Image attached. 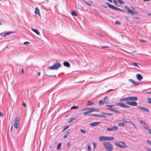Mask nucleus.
Listing matches in <instances>:
<instances>
[{
    "instance_id": "58836bf2",
    "label": "nucleus",
    "mask_w": 151,
    "mask_h": 151,
    "mask_svg": "<svg viewBox=\"0 0 151 151\" xmlns=\"http://www.w3.org/2000/svg\"><path fill=\"white\" fill-rule=\"evenodd\" d=\"M78 108V107L76 106H72V107L71 108V109H76Z\"/></svg>"
},
{
    "instance_id": "f3484780",
    "label": "nucleus",
    "mask_w": 151,
    "mask_h": 151,
    "mask_svg": "<svg viewBox=\"0 0 151 151\" xmlns=\"http://www.w3.org/2000/svg\"><path fill=\"white\" fill-rule=\"evenodd\" d=\"M35 13L36 14H38L39 16H40V11L39 9L37 7L35 8Z\"/></svg>"
},
{
    "instance_id": "f257e3e1",
    "label": "nucleus",
    "mask_w": 151,
    "mask_h": 151,
    "mask_svg": "<svg viewBox=\"0 0 151 151\" xmlns=\"http://www.w3.org/2000/svg\"><path fill=\"white\" fill-rule=\"evenodd\" d=\"M61 65L58 62L54 63L52 66L48 67L47 68L51 70H57L61 66Z\"/></svg>"
},
{
    "instance_id": "f03ea898",
    "label": "nucleus",
    "mask_w": 151,
    "mask_h": 151,
    "mask_svg": "<svg viewBox=\"0 0 151 151\" xmlns=\"http://www.w3.org/2000/svg\"><path fill=\"white\" fill-rule=\"evenodd\" d=\"M104 145L107 151H112V150L113 147L112 144L110 142H105L104 143Z\"/></svg>"
},
{
    "instance_id": "bf43d9fd",
    "label": "nucleus",
    "mask_w": 151,
    "mask_h": 151,
    "mask_svg": "<svg viewBox=\"0 0 151 151\" xmlns=\"http://www.w3.org/2000/svg\"><path fill=\"white\" fill-rule=\"evenodd\" d=\"M23 105L25 106V107H26L27 106V105H26V104L25 103H24L23 104Z\"/></svg>"
},
{
    "instance_id": "412c9836",
    "label": "nucleus",
    "mask_w": 151,
    "mask_h": 151,
    "mask_svg": "<svg viewBox=\"0 0 151 151\" xmlns=\"http://www.w3.org/2000/svg\"><path fill=\"white\" fill-rule=\"evenodd\" d=\"M114 139V137H113L106 136V140H113Z\"/></svg>"
},
{
    "instance_id": "49530a36",
    "label": "nucleus",
    "mask_w": 151,
    "mask_h": 151,
    "mask_svg": "<svg viewBox=\"0 0 151 151\" xmlns=\"http://www.w3.org/2000/svg\"><path fill=\"white\" fill-rule=\"evenodd\" d=\"M88 147V151H90L91 150L90 147L89 145H88L87 146Z\"/></svg>"
},
{
    "instance_id": "ddd939ff",
    "label": "nucleus",
    "mask_w": 151,
    "mask_h": 151,
    "mask_svg": "<svg viewBox=\"0 0 151 151\" xmlns=\"http://www.w3.org/2000/svg\"><path fill=\"white\" fill-rule=\"evenodd\" d=\"M107 109L108 110H109L114 112H115L116 113H117V114H119L120 113V112L117 110H115L113 108H107Z\"/></svg>"
},
{
    "instance_id": "e433bc0d",
    "label": "nucleus",
    "mask_w": 151,
    "mask_h": 151,
    "mask_svg": "<svg viewBox=\"0 0 151 151\" xmlns=\"http://www.w3.org/2000/svg\"><path fill=\"white\" fill-rule=\"evenodd\" d=\"M80 131L83 134H85L86 133V131L84 130L81 129Z\"/></svg>"
},
{
    "instance_id": "680f3d73",
    "label": "nucleus",
    "mask_w": 151,
    "mask_h": 151,
    "mask_svg": "<svg viewBox=\"0 0 151 151\" xmlns=\"http://www.w3.org/2000/svg\"><path fill=\"white\" fill-rule=\"evenodd\" d=\"M93 145H94L93 147H94V149L96 147V145L94 142H93Z\"/></svg>"
},
{
    "instance_id": "de8ad7c7",
    "label": "nucleus",
    "mask_w": 151,
    "mask_h": 151,
    "mask_svg": "<svg viewBox=\"0 0 151 151\" xmlns=\"http://www.w3.org/2000/svg\"><path fill=\"white\" fill-rule=\"evenodd\" d=\"M147 142L148 144L151 145V141L150 140L147 139Z\"/></svg>"
},
{
    "instance_id": "9d476101",
    "label": "nucleus",
    "mask_w": 151,
    "mask_h": 151,
    "mask_svg": "<svg viewBox=\"0 0 151 151\" xmlns=\"http://www.w3.org/2000/svg\"><path fill=\"white\" fill-rule=\"evenodd\" d=\"M138 107L141 110L146 112H149V110L147 108L144 107H141L140 106H138Z\"/></svg>"
},
{
    "instance_id": "4d7b16f0",
    "label": "nucleus",
    "mask_w": 151,
    "mask_h": 151,
    "mask_svg": "<svg viewBox=\"0 0 151 151\" xmlns=\"http://www.w3.org/2000/svg\"><path fill=\"white\" fill-rule=\"evenodd\" d=\"M12 32H7V33H5V35H9V34H12Z\"/></svg>"
},
{
    "instance_id": "1a4fd4ad",
    "label": "nucleus",
    "mask_w": 151,
    "mask_h": 151,
    "mask_svg": "<svg viewBox=\"0 0 151 151\" xmlns=\"http://www.w3.org/2000/svg\"><path fill=\"white\" fill-rule=\"evenodd\" d=\"M127 104L132 106H137V103L135 101H128Z\"/></svg>"
},
{
    "instance_id": "864d4df0",
    "label": "nucleus",
    "mask_w": 151,
    "mask_h": 151,
    "mask_svg": "<svg viewBox=\"0 0 151 151\" xmlns=\"http://www.w3.org/2000/svg\"><path fill=\"white\" fill-rule=\"evenodd\" d=\"M69 127L68 126H67L66 127H65L63 129V131H65V130H66L67 129H68Z\"/></svg>"
},
{
    "instance_id": "dca6fc26",
    "label": "nucleus",
    "mask_w": 151,
    "mask_h": 151,
    "mask_svg": "<svg viewBox=\"0 0 151 151\" xmlns=\"http://www.w3.org/2000/svg\"><path fill=\"white\" fill-rule=\"evenodd\" d=\"M144 128H145V129L147 130V132L149 134H151V131L150 129V128L148 127L147 125L145 126V127L144 126Z\"/></svg>"
},
{
    "instance_id": "7ed1b4c3",
    "label": "nucleus",
    "mask_w": 151,
    "mask_h": 151,
    "mask_svg": "<svg viewBox=\"0 0 151 151\" xmlns=\"http://www.w3.org/2000/svg\"><path fill=\"white\" fill-rule=\"evenodd\" d=\"M13 126L16 129H18L19 127V121L18 117H17L14 118L13 121Z\"/></svg>"
},
{
    "instance_id": "c756f323",
    "label": "nucleus",
    "mask_w": 151,
    "mask_h": 151,
    "mask_svg": "<svg viewBox=\"0 0 151 151\" xmlns=\"http://www.w3.org/2000/svg\"><path fill=\"white\" fill-rule=\"evenodd\" d=\"M117 1L121 4H124L123 1L122 0H117Z\"/></svg>"
},
{
    "instance_id": "a19ab883",
    "label": "nucleus",
    "mask_w": 151,
    "mask_h": 151,
    "mask_svg": "<svg viewBox=\"0 0 151 151\" xmlns=\"http://www.w3.org/2000/svg\"><path fill=\"white\" fill-rule=\"evenodd\" d=\"M89 113H90L89 112V111H86V112H83V114L84 115H85V116H86V115H87V114Z\"/></svg>"
},
{
    "instance_id": "aec40b11",
    "label": "nucleus",
    "mask_w": 151,
    "mask_h": 151,
    "mask_svg": "<svg viewBox=\"0 0 151 151\" xmlns=\"http://www.w3.org/2000/svg\"><path fill=\"white\" fill-rule=\"evenodd\" d=\"M31 30L34 32H35V33H36L37 35H40V33L37 29H34L33 28H32Z\"/></svg>"
},
{
    "instance_id": "5701e85b",
    "label": "nucleus",
    "mask_w": 151,
    "mask_h": 151,
    "mask_svg": "<svg viewBox=\"0 0 151 151\" xmlns=\"http://www.w3.org/2000/svg\"><path fill=\"white\" fill-rule=\"evenodd\" d=\"M104 113H106L105 112H102L101 113V114H99V117H106V116L105 115H106V114H103Z\"/></svg>"
},
{
    "instance_id": "3c124183",
    "label": "nucleus",
    "mask_w": 151,
    "mask_h": 151,
    "mask_svg": "<svg viewBox=\"0 0 151 151\" xmlns=\"http://www.w3.org/2000/svg\"><path fill=\"white\" fill-rule=\"evenodd\" d=\"M115 23L116 24H120V22H119L118 21H116L115 22Z\"/></svg>"
},
{
    "instance_id": "7c9ffc66",
    "label": "nucleus",
    "mask_w": 151,
    "mask_h": 151,
    "mask_svg": "<svg viewBox=\"0 0 151 151\" xmlns=\"http://www.w3.org/2000/svg\"><path fill=\"white\" fill-rule=\"evenodd\" d=\"M104 104V102L102 100H100L99 101V105H101L102 104Z\"/></svg>"
},
{
    "instance_id": "69168bd1",
    "label": "nucleus",
    "mask_w": 151,
    "mask_h": 151,
    "mask_svg": "<svg viewBox=\"0 0 151 151\" xmlns=\"http://www.w3.org/2000/svg\"><path fill=\"white\" fill-rule=\"evenodd\" d=\"M147 150L148 151H151V150L149 148H147Z\"/></svg>"
},
{
    "instance_id": "37998d69",
    "label": "nucleus",
    "mask_w": 151,
    "mask_h": 151,
    "mask_svg": "<svg viewBox=\"0 0 151 151\" xmlns=\"http://www.w3.org/2000/svg\"><path fill=\"white\" fill-rule=\"evenodd\" d=\"M124 122H128V123H131V124H132V125H133V126H135V124L133 123L132 122H128L127 121H124Z\"/></svg>"
},
{
    "instance_id": "473e14b6",
    "label": "nucleus",
    "mask_w": 151,
    "mask_h": 151,
    "mask_svg": "<svg viewBox=\"0 0 151 151\" xmlns=\"http://www.w3.org/2000/svg\"><path fill=\"white\" fill-rule=\"evenodd\" d=\"M115 105H106V106L107 107H109V108H111L113 106H115Z\"/></svg>"
},
{
    "instance_id": "72a5a7b5",
    "label": "nucleus",
    "mask_w": 151,
    "mask_h": 151,
    "mask_svg": "<svg viewBox=\"0 0 151 151\" xmlns=\"http://www.w3.org/2000/svg\"><path fill=\"white\" fill-rule=\"evenodd\" d=\"M75 118H74V117H73V118H71L70 120L69 121H68V123H71L73 120H74L75 119Z\"/></svg>"
},
{
    "instance_id": "5fc2aeb1",
    "label": "nucleus",
    "mask_w": 151,
    "mask_h": 151,
    "mask_svg": "<svg viewBox=\"0 0 151 151\" xmlns=\"http://www.w3.org/2000/svg\"><path fill=\"white\" fill-rule=\"evenodd\" d=\"M139 41L141 42H146V41L144 40H139Z\"/></svg>"
},
{
    "instance_id": "338daca9",
    "label": "nucleus",
    "mask_w": 151,
    "mask_h": 151,
    "mask_svg": "<svg viewBox=\"0 0 151 151\" xmlns=\"http://www.w3.org/2000/svg\"><path fill=\"white\" fill-rule=\"evenodd\" d=\"M40 74H41V73H40V72H38V76H40Z\"/></svg>"
},
{
    "instance_id": "c85d7f7f",
    "label": "nucleus",
    "mask_w": 151,
    "mask_h": 151,
    "mask_svg": "<svg viewBox=\"0 0 151 151\" xmlns=\"http://www.w3.org/2000/svg\"><path fill=\"white\" fill-rule=\"evenodd\" d=\"M93 104H94V103L93 102H92L91 101H88V102L87 103L86 105L87 106H88V105H91Z\"/></svg>"
},
{
    "instance_id": "e2e57ef3",
    "label": "nucleus",
    "mask_w": 151,
    "mask_h": 151,
    "mask_svg": "<svg viewBox=\"0 0 151 151\" xmlns=\"http://www.w3.org/2000/svg\"><path fill=\"white\" fill-rule=\"evenodd\" d=\"M134 19H139V17H134Z\"/></svg>"
},
{
    "instance_id": "a878e982",
    "label": "nucleus",
    "mask_w": 151,
    "mask_h": 151,
    "mask_svg": "<svg viewBox=\"0 0 151 151\" xmlns=\"http://www.w3.org/2000/svg\"><path fill=\"white\" fill-rule=\"evenodd\" d=\"M140 123L141 124H143V127H144V126L145 127V126H147V124H146V123L143 120H141L140 121Z\"/></svg>"
},
{
    "instance_id": "a18cd8bd",
    "label": "nucleus",
    "mask_w": 151,
    "mask_h": 151,
    "mask_svg": "<svg viewBox=\"0 0 151 151\" xmlns=\"http://www.w3.org/2000/svg\"><path fill=\"white\" fill-rule=\"evenodd\" d=\"M113 2H114V4L116 6H118V4H117V2H116V1L115 0H113Z\"/></svg>"
},
{
    "instance_id": "052dcab7",
    "label": "nucleus",
    "mask_w": 151,
    "mask_h": 151,
    "mask_svg": "<svg viewBox=\"0 0 151 151\" xmlns=\"http://www.w3.org/2000/svg\"><path fill=\"white\" fill-rule=\"evenodd\" d=\"M3 115V114L0 111V117H1Z\"/></svg>"
},
{
    "instance_id": "393cba45",
    "label": "nucleus",
    "mask_w": 151,
    "mask_h": 151,
    "mask_svg": "<svg viewBox=\"0 0 151 151\" xmlns=\"http://www.w3.org/2000/svg\"><path fill=\"white\" fill-rule=\"evenodd\" d=\"M70 133V132L69 130L67 131L65 133V134L63 136V138H66L67 137V136H68L69 135Z\"/></svg>"
},
{
    "instance_id": "39448f33",
    "label": "nucleus",
    "mask_w": 151,
    "mask_h": 151,
    "mask_svg": "<svg viewBox=\"0 0 151 151\" xmlns=\"http://www.w3.org/2000/svg\"><path fill=\"white\" fill-rule=\"evenodd\" d=\"M125 8L127 9L128 12L130 14L134 15H137L138 14L137 12L133 10L130 9V8L127 6H125Z\"/></svg>"
},
{
    "instance_id": "2f4dec72",
    "label": "nucleus",
    "mask_w": 151,
    "mask_h": 151,
    "mask_svg": "<svg viewBox=\"0 0 151 151\" xmlns=\"http://www.w3.org/2000/svg\"><path fill=\"white\" fill-rule=\"evenodd\" d=\"M61 146V144L60 143L58 144V145H57V149L58 150L60 149Z\"/></svg>"
},
{
    "instance_id": "4c0bfd02",
    "label": "nucleus",
    "mask_w": 151,
    "mask_h": 151,
    "mask_svg": "<svg viewBox=\"0 0 151 151\" xmlns=\"http://www.w3.org/2000/svg\"><path fill=\"white\" fill-rule=\"evenodd\" d=\"M83 1L86 4L89 6H91V4H90L88 2H86L85 1Z\"/></svg>"
},
{
    "instance_id": "774afa93",
    "label": "nucleus",
    "mask_w": 151,
    "mask_h": 151,
    "mask_svg": "<svg viewBox=\"0 0 151 151\" xmlns=\"http://www.w3.org/2000/svg\"><path fill=\"white\" fill-rule=\"evenodd\" d=\"M102 47L103 48H107V47H108V46H102Z\"/></svg>"
},
{
    "instance_id": "6e6d98bb",
    "label": "nucleus",
    "mask_w": 151,
    "mask_h": 151,
    "mask_svg": "<svg viewBox=\"0 0 151 151\" xmlns=\"http://www.w3.org/2000/svg\"><path fill=\"white\" fill-rule=\"evenodd\" d=\"M88 109V108H84L82 110V111H86Z\"/></svg>"
},
{
    "instance_id": "79ce46f5",
    "label": "nucleus",
    "mask_w": 151,
    "mask_h": 151,
    "mask_svg": "<svg viewBox=\"0 0 151 151\" xmlns=\"http://www.w3.org/2000/svg\"><path fill=\"white\" fill-rule=\"evenodd\" d=\"M103 114H106V115H107L109 116L112 115L113 114L112 113H104Z\"/></svg>"
},
{
    "instance_id": "6ab92c4d",
    "label": "nucleus",
    "mask_w": 151,
    "mask_h": 151,
    "mask_svg": "<svg viewBox=\"0 0 151 151\" xmlns=\"http://www.w3.org/2000/svg\"><path fill=\"white\" fill-rule=\"evenodd\" d=\"M106 3L109 7L112 9H115V6H114L111 5L108 2H107Z\"/></svg>"
},
{
    "instance_id": "4468645a",
    "label": "nucleus",
    "mask_w": 151,
    "mask_h": 151,
    "mask_svg": "<svg viewBox=\"0 0 151 151\" xmlns=\"http://www.w3.org/2000/svg\"><path fill=\"white\" fill-rule=\"evenodd\" d=\"M88 109L90 110L89 111H88L89 113L92 112L93 111H99V109H96L94 108H88Z\"/></svg>"
},
{
    "instance_id": "20e7f679",
    "label": "nucleus",
    "mask_w": 151,
    "mask_h": 151,
    "mask_svg": "<svg viewBox=\"0 0 151 151\" xmlns=\"http://www.w3.org/2000/svg\"><path fill=\"white\" fill-rule=\"evenodd\" d=\"M114 145L120 148H124L127 147V146L123 142H116L114 143Z\"/></svg>"
},
{
    "instance_id": "13d9d810",
    "label": "nucleus",
    "mask_w": 151,
    "mask_h": 151,
    "mask_svg": "<svg viewBox=\"0 0 151 151\" xmlns=\"http://www.w3.org/2000/svg\"><path fill=\"white\" fill-rule=\"evenodd\" d=\"M97 35L98 37H102L101 35L100 34H98V33H97Z\"/></svg>"
},
{
    "instance_id": "4be33fe9",
    "label": "nucleus",
    "mask_w": 151,
    "mask_h": 151,
    "mask_svg": "<svg viewBox=\"0 0 151 151\" xmlns=\"http://www.w3.org/2000/svg\"><path fill=\"white\" fill-rule=\"evenodd\" d=\"M129 81L131 83H132L133 84L135 85H138L139 84V83H136L135 81L133 80L132 79H129Z\"/></svg>"
},
{
    "instance_id": "09e8293b",
    "label": "nucleus",
    "mask_w": 151,
    "mask_h": 151,
    "mask_svg": "<svg viewBox=\"0 0 151 151\" xmlns=\"http://www.w3.org/2000/svg\"><path fill=\"white\" fill-rule=\"evenodd\" d=\"M29 42H25L24 43V45H27L28 44H29Z\"/></svg>"
},
{
    "instance_id": "bb28decb",
    "label": "nucleus",
    "mask_w": 151,
    "mask_h": 151,
    "mask_svg": "<svg viewBox=\"0 0 151 151\" xmlns=\"http://www.w3.org/2000/svg\"><path fill=\"white\" fill-rule=\"evenodd\" d=\"M71 15L76 17L77 16V13L75 11H73L72 12Z\"/></svg>"
},
{
    "instance_id": "2eb2a0df",
    "label": "nucleus",
    "mask_w": 151,
    "mask_h": 151,
    "mask_svg": "<svg viewBox=\"0 0 151 151\" xmlns=\"http://www.w3.org/2000/svg\"><path fill=\"white\" fill-rule=\"evenodd\" d=\"M100 123V122H93L91 123L90 124V125L93 127H94L95 126H96L98 125Z\"/></svg>"
},
{
    "instance_id": "c9c22d12",
    "label": "nucleus",
    "mask_w": 151,
    "mask_h": 151,
    "mask_svg": "<svg viewBox=\"0 0 151 151\" xmlns=\"http://www.w3.org/2000/svg\"><path fill=\"white\" fill-rule=\"evenodd\" d=\"M132 65H134L135 67H139L137 65V63H133L132 64Z\"/></svg>"
},
{
    "instance_id": "ea45409f",
    "label": "nucleus",
    "mask_w": 151,
    "mask_h": 151,
    "mask_svg": "<svg viewBox=\"0 0 151 151\" xmlns=\"http://www.w3.org/2000/svg\"><path fill=\"white\" fill-rule=\"evenodd\" d=\"M90 115L93 116H97V117H99V114H92Z\"/></svg>"
},
{
    "instance_id": "f8f14e48",
    "label": "nucleus",
    "mask_w": 151,
    "mask_h": 151,
    "mask_svg": "<svg viewBox=\"0 0 151 151\" xmlns=\"http://www.w3.org/2000/svg\"><path fill=\"white\" fill-rule=\"evenodd\" d=\"M136 77L137 79L139 81H141L143 79V77L140 74H137L136 75Z\"/></svg>"
},
{
    "instance_id": "c03bdc74",
    "label": "nucleus",
    "mask_w": 151,
    "mask_h": 151,
    "mask_svg": "<svg viewBox=\"0 0 151 151\" xmlns=\"http://www.w3.org/2000/svg\"><path fill=\"white\" fill-rule=\"evenodd\" d=\"M148 102L151 104V98H148L147 99Z\"/></svg>"
},
{
    "instance_id": "6e6552de",
    "label": "nucleus",
    "mask_w": 151,
    "mask_h": 151,
    "mask_svg": "<svg viewBox=\"0 0 151 151\" xmlns=\"http://www.w3.org/2000/svg\"><path fill=\"white\" fill-rule=\"evenodd\" d=\"M128 101H137L138 98L136 96H129L127 97Z\"/></svg>"
},
{
    "instance_id": "cd10ccee",
    "label": "nucleus",
    "mask_w": 151,
    "mask_h": 151,
    "mask_svg": "<svg viewBox=\"0 0 151 151\" xmlns=\"http://www.w3.org/2000/svg\"><path fill=\"white\" fill-rule=\"evenodd\" d=\"M119 101L121 102L125 101H128L127 97H125L124 98L121 99H120Z\"/></svg>"
},
{
    "instance_id": "f704fd0d",
    "label": "nucleus",
    "mask_w": 151,
    "mask_h": 151,
    "mask_svg": "<svg viewBox=\"0 0 151 151\" xmlns=\"http://www.w3.org/2000/svg\"><path fill=\"white\" fill-rule=\"evenodd\" d=\"M118 125L119 127H124V124L123 123H119Z\"/></svg>"
},
{
    "instance_id": "a211bd4d",
    "label": "nucleus",
    "mask_w": 151,
    "mask_h": 151,
    "mask_svg": "<svg viewBox=\"0 0 151 151\" xmlns=\"http://www.w3.org/2000/svg\"><path fill=\"white\" fill-rule=\"evenodd\" d=\"M106 3L109 7L112 9H115V6H114L111 5L108 2H107Z\"/></svg>"
},
{
    "instance_id": "8fccbe9b",
    "label": "nucleus",
    "mask_w": 151,
    "mask_h": 151,
    "mask_svg": "<svg viewBox=\"0 0 151 151\" xmlns=\"http://www.w3.org/2000/svg\"><path fill=\"white\" fill-rule=\"evenodd\" d=\"M70 143L69 142H68L67 143V145H68L69 148H70Z\"/></svg>"
},
{
    "instance_id": "423d86ee",
    "label": "nucleus",
    "mask_w": 151,
    "mask_h": 151,
    "mask_svg": "<svg viewBox=\"0 0 151 151\" xmlns=\"http://www.w3.org/2000/svg\"><path fill=\"white\" fill-rule=\"evenodd\" d=\"M115 105L116 106H118L120 107L126 108H129L130 107V106H129L125 104L122 103H117L115 104Z\"/></svg>"
},
{
    "instance_id": "0e129e2a",
    "label": "nucleus",
    "mask_w": 151,
    "mask_h": 151,
    "mask_svg": "<svg viewBox=\"0 0 151 151\" xmlns=\"http://www.w3.org/2000/svg\"><path fill=\"white\" fill-rule=\"evenodd\" d=\"M22 73L23 74L24 73V69L23 68H22Z\"/></svg>"
},
{
    "instance_id": "9b49d317",
    "label": "nucleus",
    "mask_w": 151,
    "mask_h": 151,
    "mask_svg": "<svg viewBox=\"0 0 151 151\" xmlns=\"http://www.w3.org/2000/svg\"><path fill=\"white\" fill-rule=\"evenodd\" d=\"M99 139L100 141H106V136H100Z\"/></svg>"
},
{
    "instance_id": "b1692460",
    "label": "nucleus",
    "mask_w": 151,
    "mask_h": 151,
    "mask_svg": "<svg viewBox=\"0 0 151 151\" xmlns=\"http://www.w3.org/2000/svg\"><path fill=\"white\" fill-rule=\"evenodd\" d=\"M63 64L64 66L67 67H68L70 66V63L66 61L64 62L63 63Z\"/></svg>"
},
{
    "instance_id": "603ef678",
    "label": "nucleus",
    "mask_w": 151,
    "mask_h": 151,
    "mask_svg": "<svg viewBox=\"0 0 151 151\" xmlns=\"http://www.w3.org/2000/svg\"><path fill=\"white\" fill-rule=\"evenodd\" d=\"M114 10H121V9H120L118 8H117V7H115V9Z\"/></svg>"
},
{
    "instance_id": "0eeeda50",
    "label": "nucleus",
    "mask_w": 151,
    "mask_h": 151,
    "mask_svg": "<svg viewBox=\"0 0 151 151\" xmlns=\"http://www.w3.org/2000/svg\"><path fill=\"white\" fill-rule=\"evenodd\" d=\"M118 127L117 126H113L111 128L107 127L106 129L108 131H115L117 130Z\"/></svg>"
}]
</instances>
